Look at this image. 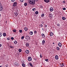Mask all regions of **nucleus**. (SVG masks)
Masks as SVG:
<instances>
[{"label": "nucleus", "instance_id": "nucleus-4", "mask_svg": "<svg viewBox=\"0 0 67 67\" xmlns=\"http://www.w3.org/2000/svg\"><path fill=\"white\" fill-rule=\"evenodd\" d=\"M30 37L27 36H26L25 37V38H26V39H27V40H30Z\"/></svg>", "mask_w": 67, "mask_h": 67}, {"label": "nucleus", "instance_id": "nucleus-35", "mask_svg": "<svg viewBox=\"0 0 67 67\" xmlns=\"http://www.w3.org/2000/svg\"><path fill=\"white\" fill-rule=\"evenodd\" d=\"M24 36H22L21 37V39H22V40H23L24 39Z\"/></svg>", "mask_w": 67, "mask_h": 67}, {"label": "nucleus", "instance_id": "nucleus-33", "mask_svg": "<svg viewBox=\"0 0 67 67\" xmlns=\"http://www.w3.org/2000/svg\"><path fill=\"white\" fill-rule=\"evenodd\" d=\"M16 30H13V31L14 32H16Z\"/></svg>", "mask_w": 67, "mask_h": 67}, {"label": "nucleus", "instance_id": "nucleus-53", "mask_svg": "<svg viewBox=\"0 0 67 67\" xmlns=\"http://www.w3.org/2000/svg\"><path fill=\"white\" fill-rule=\"evenodd\" d=\"M1 16V15L0 14V17Z\"/></svg>", "mask_w": 67, "mask_h": 67}, {"label": "nucleus", "instance_id": "nucleus-46", "mask_svg": "<svg viewBox=\"0 0 67 67\" xmlns=\"http://www.w3.org/2000/svg\"><path fill=\"white\" fill-rule=\"evenodd\" d=\"M11 40H13L14 39V38H13V37H12L11 38Z\"/></svg>", "mask_w": 67, "mask_h": 67}, {"label": "nucleus", "instance_id": "nucleus-41", "mask_svg": "<svg viewBox=\"0 0 67 67\" xmlns=\"http://www.w3.org/2000/svg\"><path fill=\"white\" fill-rule=\"evenodd\" d=\"M40 58H42V54H41L40 55Z\"/></svg>", "mask_w": 67, "mask_h": 67}, {"label": "nucleus", "instance_id": "nucleus-23", "mask_svg": "<svg viewBox=\"0 0 67 67\" xmlns=\"http://www.w3.org/2000/svg\"><path fill=\"white\" fill-rule=\"evenodd\" d=\"M3 35L4 36H6V34L5 33H3Z\"/></svg>", "mask_w": 67, "mask_h": 67}, {"label": "nucleus", "instance_id": "nucleus-39", "mask_svg": "<svg viewBox=\"0 0 67 67\" xmlns=\"http://www.w3.org/2000/svg\"><path fill=\"white\" fill-rule=\"evenodd\" d=\"M34 33L35 34H36L37 33V32H36V31H34Z\"/></svg>", "mask_w": 67, "mask_h": 67}, {"label": "nucleus", "instance_id": "nucleus-52", "mask_svg": "<svg viewBox=\"0 0 67 67\" xmlns=\"http://www.w3.org/2000/svg\"><path fill=\"white\" fill-rule=\"evenodd\" d=\"M53 44H54V43H53Z\"/></svg>", "mask_w": 67, "mask_h": 67}, {"label": "nucleus", "instance_id": "nucleus-21", "mask_svg": "<svg viewBox=\"0 0 67 67\" xmlns=\"http://www.w3.org/2000/svg\"><path fill=\"white\" fill-rule=\"evenodd\" d=\"M25 52L27 53V54H29V51L27 50L25 51Z\"/></svg>", "mask_w": 67, "mask_h": 67}, {"label": "nucleus", "instance_id": "nucleus-10", "mask_svg": "<svg viewBox=\"0 0 67 67\" xmlns=\"http://www.w3.org/2000/svg\"><path fill=\"white\" fill-rule=\"evenodd\" d=\"M55 59H56V60H57L58 59V56L57 55H56L55 56Z\"/></svg>", "mask_w": 67, "mask_h": 67}, {"label": "nucleus", "instance_id": "nucleus-51", "mask_svg": "<svg viewBox=\"0 0 67 67\" xmlns=\"http://www.w3.org/2000/svg\"><path fill=\"white\" fill-rule=\"evenodd\" d=\"M42 30H44V28H43L42 29Z\"/></svg>", "mask_w": 67, "mask_h": 67}, {"label": "nucleus", "instance_id": "nucleus-49", "mask_svg": "<svg viewBox=\"0 0 67 67\" xmlns=\"http://www.w3.org/2000/svg\"><path fill=\"white\" fill-rule=\"evenodd\" d=\"M34 60H36V58H34Z\"/></svg>", "mask_w": 67, "mask_h": 67}, {"label": "nucleus", "instance_id": "nucleus-16", "mask_svg": "<svg viewBox=\"0 0 67 67\" xmlns=\"http://www.w3.org/2000/svg\"><path fill=\"white\" fill-rule=\"evenodd\" d=\"M41 36H42V37H45V35H44V34H42L41 35Z\"/></svg>", "mask_w": 67, "mask_h": 67}, {"label": "nucleus", "instance_id": "nucleus-34", "mask_svg": "<svg viewBox=\"0 0 67 67\" xmlns=\"http://www.w3.org/2000/svg\"><path fill=\"white\" fill-rule=\"evenodd\" d=\"M2 33L1 32H0V37H1V36H2Z\"/></svg>", "mask_w": 67, "mask_h": 67}, {"label": "nucleus", "instance_id": "nucleus-19", "mask_svg": "<svg viewBox=\"0 0 67 67\" xmlns=\"http://www.w3.org/2000/svg\"><path fill=\"white\" fill-rule=\"evenodd\" d=\"M27 3L26 2L25 3H24V5L25 7V6H27Z\"/></svg>", "mask_w": 67, "mask_h": 67}, {"label": "nucleus", "instance_id": "nucleus-22", "mask_svg": "<svg viewBox=\"0 0 67 67\" xmlns=\"http://www.w3.org/2000/svg\"><path fill=\"white\" fill-rule=\"evenodd\" d=\"M44 15H44V14H42L41 15V17H42L43 18V17H44Z\"/></svg>", "mask_w": 67, "mask_h": 67}, {"label": "nucleus", "instance_id": "nucleus-7", "mask_svg": "<svg viewBox=\"0 0 67 67\" xmlns=\"http://www.w3.org/2000/svg\"><path fill=\"white\" fill-rule=\"evenodd\" d=\"M44 2L46 3H48L49 2V0H44Z\"/></svg>", "mask_w": 67, "mask_h": 67}, {"label": "nucleus", "instance_id": "nucleus-13", "mask_svg": "<svg viewBox=\"0 0 67 67\" xmlns=\"http://www.w3.org/2000/svg\"><path fill=\"white\" fill-rule=\"evenodd\" d=\"M26 46H29V43L27 42L26 43Z\"/></svg>", "mask_w": 67, "mask_h": 67}, {"label": "nucleus", "instance_id": "nucleus-30", "mask_svg": "<svg viewBox=\"0 0 67 67\" xmlns=\"http://www.w3.org/2000/svg\"><path fill=\"white\" fill-rule=\"evenodd\" d=\"M33 11H35L36 10V8H34L32 9Z\"/></svg>", "mask_w": 67, "mask_h": 67}, {"label": "nucleus", "instance_id": "nucleus-12", "mask_svg": "<svg viewBox=\"0 0 67 67\" xmlns=\"http://www.w3.org/2000/svg\"><path fill=\"white\" fill-rule=\"evenodd\" d=\"M45 41L43 40L42 42V45H44V44H45Z\"/></svg>", "mask_w": 67, "mask_h": 67}, {"label": "nucleus", "instance_id": "nucleus-1", "mask_svg": "<svg viewBox=\"0 0 67 67\" xmlns=\"http://www.w3.org/2000/svg\"><path fill=\"white\" fill-rule=\"evenodd\" d=\"M38 0H29V3L32 5L34 4L35 3V1H37Z\"/></svg>", "mask_w": 67, "mask_h": 67}, {"label": "nucleus", "instance_id": "nucleus-25", "mask_svg": "<svg viewBox=\"0 0 67 67\" xmlns=\"http://www.w3.org/2000/svg\"><path fill=\"white\" fill-rule=\"evenodd\" d=\"M15 65L16 66H18V65H19V64H18V63H17L16 62V63H15Z\"/></svg>", "mask_w": 67, "mask_h": 67}, {"label": "nucleus", "instance_id": "nucleus-5", "mask_svg": "<svg viewBox=\"0 0 67 67\" xmlns=\"http://www.w3.org/2000/svg\"><path fill=\"white\" fill-rule=\"evenodd\" d=\"M49 16L51 19L53 18V15H52V14H49Z\"/></svg>", "mask_w": 67, "mask_h": 67}, {"label": "nucleus", "instance_id": "nucleus-28", "mask_svg": "<svg viewBox=\"0 0 67 67\" xmlns=\"http://www.w3.org/2000/svg\"><path fill=\"white\" fill-rule=\"evenodd\" d=\"M14 43L15 44H16V43H17V41H14Z\"/></svg>", "mask_w": 67, "mask_h": 67}, {"label": "nucleus", "instance_id": "nucleus-17", "mask_svg": "<svg viewBox=\"0 0 67 67\" xmlns=\"http://www.w3.org/2000/svg\"><path fill=\"white\" fill-rule=\"evenodd\" d=\"M24 30H25V31H27V28L26 27H25L24 28Z\"/></svg>", "mask_w": 67, "mask_h": 67}, {"label": "nucleus", "instance_id": "nucleus-27", "mask_svg": "<svg viewBox=\"0 0 67 67\" xmlns=\"http://www.w3.org/2000/svg\"><path fill=\"white\" fill-rule=\"evenodd\" d=\"M57 25L59 27V26H60V24H57Z\"/></svg>", "mask_w": 67, "mask_h": 67}, {"label": "nucleus", "instance_id": "nucleus-29", "mask_svg": "<svg viewBox=\"0 0 67 67\" xmlns=\"http://www.w3.org/2000/svg\"><path fill=\"white\" fill-rule=\"evenodd\" d=\"M22 66L23 67H25V64H22Z\"/></svg>", "mask_w": 67, "mask_h": 67}, {"label": "nucleus", "instance_id": "nucleus-44", "mask_svg": "<svg viewBox=\"0 0 67 67\" xmlns=\"http://www.w3.org/2000/svg\"><path fill=\"white\" fill-rule=\"evenodd\" d=\"M45 61H48V59H45Z\"/></svg>", "mask_w": 67, "mask_h": 67}, {"label": "nucleus", "instance_id": "nucleus-14", "mask_svg": "<svg viewBox=\"0 0 67 67\" xmlns=\"http://www.w3.org/2000/svg\"><path fill=\"white\" fill-rule=\"evenodd\" d=\"M14 14L15 15H16V16H17V15H18V13L15 12L14 13Z\"/></svg>", "mask_w": 67, "mask_h": 67}, {"label": "nucleus", "instance_id": "nucleus-42", "mask_svg": "<svg viewBox=\"0 0 67 67\" xmlns=\"http://www.w3.org/2000/svg\"><path fill=\"white\" fill-rule=\"evenodd\" d=\"M15 1V0H11V2H14Z\"/></svg>", "mask_w": 67, "mask_h": 67}, {"label": "nucleus", "instance_id": "nucleus-50", "mask_svg": "<svg viewBox=\"0 0 67 67\" xmlns=\"http://www.w3.org/2000/svg\"><path fill=\"white\" fill-rule=\"evenodd\" d=\"M5 67H8V65H5Z\"/></svg>", "mask_w": 67, "mask_h": 67}, {"label": "nucleus", "instance_id": "nucleus-3", "mask_svg": "<svg viewBox=\"0 0 67 67\" xmlns=\"http://www.w3.org/2000/svg\"><path fill=\"white\" fill-rule=\"evenodd\" d=\"M17 4V2H14L13 3V5L14 7H16V4Z\"/></svg>", "mask_w": 67, "mask_h": 67}, {"label": "nucleus", "instance_id": "nucleus-32", "mask_svg": "<svg viewBox=\"0 0 67 67\" xmlns=\"http://www.w3.org/2000/svg\"><path fill=\"white\" fill-rule=\"evenodd\" d=\"M19 52H21L22 51V49H20L19 50Z\"/></svg>", "mask_w": 67, "mask_h": 67}, {"label": "nucleus", "instance_id": "nucleus-45", "mask_svg": "<svg viewBox=\"0 0 67 67\" xmlns=\"http://www.w3.org/2000/svg\"><path fill=\"white\" fill-rule=\"evenodd\" d=\"M23 1H24V0H20V1L21 2H23Z\"/></svg>", "mask_w": 67, "mask_h": 67}, {"label": "nucleus", "instance_id": "nucleus-40", "mask_svg": "<svg viewBox=\"0 0 67 67\" xmlns=\"http://www.w3.org/2000/svg\"><path fill=\"white\" fill-rule=\"evenodd\" d=\"M63 10H66V8H63Z\"/></svg>", "mask_w": 67, "mask_h": 67}, {"label": "nucleus", "instance_id": "nucleus-2", "mask_svg": "<svg viewBox=\"0 0 67 67\" xmlns=\"http://www.w3.org/2000/svg\"><path fill=\"white\" fill-rule=\"evenodd\" d=\"M2 9H3V7H2V6L1 5V3L0 2V11H2Z\"/></svg>", "mask_w": 67, "mask_h": 67}, {"label": "nucleus", "instance_id": "nucleus-36", "mask_svg": "<svg viewBox=\"0 0 67 67\" xmlns=\"http://www.w3.org/2000/svg\"><path fill=\"white\" fill-rule=\"evenodd\" d=\"M43 25L42 24H41L40 25V26L41 27H43Z\"/></svg>", "mask_w": 67, "mask_h": 67}, {"label": "nucleus", "instance_id": "nucleus-54", "mask_svg": "<svg viewBox=\"0 0 67 67\" xmlns=\"http://www.w3.org/2000/svg\"><path fill=\"white\" fill-rule=\"evenodd\" d=\"M0 67H2V66H0Z\"/></svg>", "mask_w": 67, "mask_h": 67}, {"label": "nucleus", "instance_id": "nucleus-38", "mask_svg": "<svg viewBox=\"0 0 67 67\" xmlns=\"http://www.w3.org/2000/svg\"><path fill=\"white\" fill-rule=\"evenodd\" d=\"M10 48H13V47H14L12 46H10Z\"/></svg>", "mask_w": 67, "mask_h": 67}, {"label": "nucleus", "instance_id": "nucleus-8", "mask_svg": "<svg viewBox=\"0 0 67 67\" xmlns=\"http://www.w3.org/2000/svg\"><path fill=\"white\" fill-rule=\"evenodd\" d=\"M49 10L51 12H52L53 10H54V9H53V8L51 7L49 9Z\"/></svg>", "mask_w": 67, "mask_h": 67}, {"label": "nucleus", "instance_id": "nucleus-31", "mask_svg": "<svg viewBox=\"0 0 67 67\" xmlns=\"http://www.w3.org/2000/svg\"><path fill=\"white\" fill-rule=\"evenodd\" d=\"M57 50H58V51H59V47H57Z\"/></svg>", "mask_w": 67, "mask_h": 67}, {"label": "nucleus", "instance_id": "nucleus-15", "mask_svg": "<svg viewBox=\"0 0 67 67\" xmlns=\"http://www.w3.org/2000/svg\"><path fill=\"white\" fill-rule=\"evenodd\" d=\"M59 64L61 67H63V66H64V64H63V63H61Z\"/></svg>", "mask_w": 67, "mask_h": 67}, {"label": "nucleus", "instance_id": "nucleus-24", "mask_svg": "<svg viewBox=\"0 0 67 67\" xmlns=\"http://www.w3.org/2000/svg\"><path fill=\"white\" fill-rule=\"evenodd\" d=\"M29 64L31 67H32L33 66H32V64L31 63H29Z\"/></svg>", "mask_w": 67, "mask_h": 67}, {"label": "nucleus", "instance_id": "nucleus-26", "mask_svg": "<svg viewBox=\"0 0 67 67\" xmlns=\"http://www.w3.org/2000/svg\"><path fill=\"white\" fill-rule=\"evenodd\" d=\"M35 14H37L38 13V11H36L35 13Z\"/></svg>", "mask_w": 67, "mask_h": 67}, {"label": "nucleus", "instance_id": "nucleus-47", "mask_svg": "<svg viewBox=\"0 0 67 67\" xmlns=\"http://www.w3.org/2000/svg\"><path fill=\"white\" fill-rule=\"evenodd\" d=\"M7 40H8V41H9V40H10V39L9 38H7Z\"/></svg>", "mask_w": 67, "mask_h": 67}, {"label": "nucleus", "instance_id": "nucleus-55", "mask_svg": "<svg viewBox=\"0 0 67 67\" xmlns=\"http://www.w3.org/2000/svg\"><path fill=\"white\" fill-rule=\"evenodd\" d=\"M7 21H6V23H7Z\"/></svg>", "mask_w": 67, "mask_h": 67}, {"label": "nucleus", "instance_id": "nucleus-48", "mask_svg": "<svg viewBox=\"0 0 67 67\" xmlns=\"http://www.w3.org/2000/svg\"><path fill=\"white\" fill-rule=\"evenodd\" d=\"M47 26V25H44V27H46Z\"/></svg>", "mask_w": 67, "mask_h": 67}, {"label": "nucleus", "instance_id": "nucleus-37", "mask_svg": "<svg viewBox=\"0 0 67 67\" xmlns=\"http://www.w3.org/2000/svg\"><path fill=\"white\" fill-rule=\"evenodd\" d=\"M19 32L20 33H22V30H19Z\"/></svg>", "mask_w": 67, "mask_h": 67}, {"label": "nucleus", "instance_id": "nucleus-43", "mask_svg": "<svg viewBox=\"0 0 67 67\" xmlns=\"http://www.w3.org/2000/svg\"><path fill=\"white\" fill-rule=\"evenodd\" d=\"M62 3L64 4L65 3V1H63L62 2Z\"/></svg>", "mask_w": 67, "mask_h": 67}, {"label": "nucleus", "instance_id": "nucleus-11", "mask_svg": "<svg viewBox=\"0 0 67 67\" xmlns=\"http://www.w3.org/2000/svg\"><path fill=\"white\" fill-rule=\"evenodd\" d=\"M53 35H54V34H53V32H50V36H53Z\"/></svg>", "mask_w": 67, "mask_h": 67}, {"label": "nucleus", "instance_id": "nucleus-20", "mask_svg": "<svg viewBox=\"0 0 67 67\" xmlns=\"http://www.w3.org/2000/svg\"><path fill=\"white\" fill-rule=\"evenodd\" d=\"M62 20H66V18L65 17H62Z\"/></svg>", "mask_w": 67, "mask_h": 67}, {"label": "nucleus", "instance_id": "nucleus-6", "mask_svg": "<svg viewBox=\"0 0 67 67\" xmlns=\"http://www.w3.org/2000/svg\"><path fill=\"white\" fill-rule=\"evenodd\" d=\"M28 60L29 61H31L32 60V58L31 57H29L28 58Z\"/></svg>", "mask_w": 67, "mask_h": 67}, {"label": "nucleus", "instance_id": "nucleus-18", "mask_svg": "<svg viewBox=\"0 0 67 67\" xmlns=\"http://www.w3.org/2000/svg\"><path fill=\"white\" fill-rule=\"evenodd\" d=\"M33 32H32V31H30V33H29V34L31 35H33Z\"/></svg>", "mask_w": 67, "mask_h": 67}, {"label": "nucleus", "instance_id": "nucleus-9", "mask_svg": "<svg viewBox=\"0 0 67 67\" xmlns=\"http://www.w3.org/2000/svg\"><path fill=\"white\" fill-rule=\"evenodd\" d=\"M58 45H59V47H62V43L60 42H59L58 44Z\"/></svg>", "mask_w": 67, "mask_h": 67}]
</instances>
